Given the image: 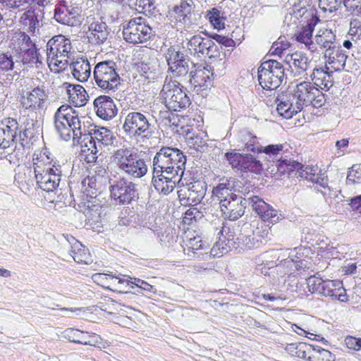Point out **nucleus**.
<instances>
[{
    "mask_svg": "<svg viewBox=\"0 0 361 361\" xmlns=\"http://www.w3.org/2000/svg\"><path fill=\"white\" fill-rule=\"evenodd\" d=\"M94 107L97 115L106 121L115 117L117 114V108L113 99L106 95L97 97L94 101Z\"/></svg>",
    "mask_w": 361,
    "mask_h": 361,
    "instance_id": "nucleus-25",
    "label": "nucleus"
},
{
    "mask_svg": "<svg viewBox=\"0 0 361 361\" xmlns=\"http://www.w3.org/2000/svg\"><path fill=\"white\" fill-rule=\"evenodd\" d=\"M343 0H319V6L324 11L333 12L341 7Z\"/></svg>",
    "mask_w": 361,
    "mask_h": 361,
    "instance_id": "nucleus-57",
    "label": "nucleus"
},
{
    "mask_svg": "<svg viewBox=\"0 0 361 361\" xmlns=\"http://www.w3.org/2000/svg\"><path fill=\"white\" fill-rule=\"evenodd\" d=\"M285 147V145L283 144L269 145L262 148L261 152L266 154L269 156V158L272 159L273 161H274V159L276 161L277 159H280V157H282Z\"/></svg>",
    "mask_w": 361,
    "mask_h": 361,
    "instance_id": "nucleus-51",
    "label": "nucleus"
},
{
    "mask_svg": "<svg viewBox=\"0 0 361 361\" xmlns=\"http://www.w3.org/2000/svg\"><path fill=\"white\" fill-rule=\"evenodd\" d=\"M292 95L301 111L305 106L308 105L319 108L326 102L324 94L311 82L306 81L298 84Z\"/></svg>",
    "mask_w": 361,
    "mask_h": 361,
    "instance_id": "nucleus-11",
    "label": "nucleus"
},
{
    "mask_svg": "<svg viewBox=\"0 0 361 361\" xmlns=\"http://www.w3.org/2000/svg\"><path fill=\"white\" fill-rule=\"evenodd\" d=\"M286 61L288 63L291 61L295 68H297L299 74L306 71L310 63V61L305 54L298 51L292 54L289 56H288Z\"/></svg>",
    "mask_w": 361,
    "mask_h": 361,
    "instance_id": "nucleus-43",
    "label": "nucleus"
},
{
    "mask_svg": "<svg viewBox=\"0 0 361 361\" xmlns=\"http://www.w3.org/2000/svg\"><path fill=\"white\" fill-rule=\"evenodd\" d=\"M73 51L70 39L59 35L53 37L47 44V56L49 66L64 69L68 64Z\"/></svg>",
    "mask_w": 361,
    "mask_h": 361,
    "instance_id": "nucleus-6",
    "label": "nucleus"
},
{
    "mask_svg": "<svg viewBox=\"0 0 361 361\" xmlns=\"http://www.w3.org/2000/svg\"><path fill=\"white\" fill-rule=\"evenodd\" d=\"M334 49L324 53L326 66H330L333 71H341L345 68L347 55L341 49L340 44Z\"/></svg>",
    "mask_w": 361,
    "mask_h": 361,
    "instance_id": "nucleus-29",
    "label": "nucleus"
},
{
    "mask_svg": "<svg viewBox=\"0 0 361 361\" xmlns=\"http://www.w3.org/2000/svg\"><path fill=\"white\" fill-rule=\"evenodd\" d=\"M329 67L314 68L310 75V78L313 81L314 85L322 90H329L333 86V71H329Z\"/></svg>",
    "mask_w": 361,
    "mask_h": 361,
    "instance_id": "nucleus-28",
    "label": "nucleus"
},
{
    "mask_svg": "<svg viewBox=\"0 0 361 361\" xmlns=\"http://www.w3.org/2000/svg\"><path fill=\"white\" fill-rule=\"evenodd\" d=\"M79 8L66 2L58 4L54 9V19L62 25L75 26L80 23Z\"/></svg>",
    "mask_w": 361,
    "mask_h": 361,
    "instance_id": "nucleus-20",
    "label": "nucleus"
},
{
    "mask_svg": "<svg viewBox=\"0 0 361 361\" xmlns=\"http://www.w3.org/2000/svg\"><path fill=\"white\" fill-rule=\"evenodd\" d=\"M35 177L38 186L47 192H52L59 186L61 178L59 161L46 153H40L33 158Z\"/></svg>",
    "mask_w": 361,
    "mask_h": 361,
    "instance_id": "nucleus-2",
    "label": "nucleus"
},
{
    "mask_svg": "<svg viewBox=\"0 0 361 361\" xmlns=\"http://www.w3.org/2000/svg\"><path fill=\"white\" fill-rule=\"evenodd\" d=\"M279 114L286 119L292 118L301 111L292 94H283L276 100Z\"/></svg>",
    "mask_w": 361,
    "mask_h": 361,
    "instance_id": "nucleus-27",
    "label": "nucleus"
},
{
    "mask_svg": "<svg viewBox=\"0 0 361 361\" xmlns=\"http://www.w3.org/2000/svg\"><path fill=\"white\" fill-rule=\"evenodd\" d=\"M205 18L214 29L221 30L225 27L226 18L221 9L216 7L212 8L207 11Z\"/></svg>",
    "mask_w": 361,
    "mask_h": 361,
    "instance_id": "nucleus-41",
    "label": "nucleus"
},
{
    "mask_svg": "<svg viewBox=\"0 0 361 361\" xmlns=\"http://www.w3.org/2000/svg\"><path fill=\"white\" fill-rule=\"evenodd\" d=\"M243 156L244 155L236 152H227L225 154L226 160L233 168L236 169L237 170H240Z\"/></svg>",
    "mask_w": 361,
    "mask_h": 361,
    "instance_id": "nucleus-62",
    "label": "nucleus"
},
{
    "mask_svg": "<svg viewBox=\"0 0 361 361\" xmlns=\"http://www.w3.org/2000/svg\"><path fill=\"white\" fill-rule=\"evenodd\" d=\"M109 183L111 197L116 203L128 204L137 196L135 185L131 181L127 180L124 177L119 176L109 178Z\"/></svg>",
    "mask_w": 361,
    "mask_h": 361,
    "instance_id": "nucleus-14",
    "label": "nucleus"
},
{
    "mask_svg": "<svg viewBox=\"0 0 361 361\" xmlns=\"http://www.w3.org/2000/svg\"><path fill=\"white\" fill-rule=\"evenodd\" d=\"M128 278L130 279V282L131 283L132 285H135V286L145 291L153 293H155L157 291L156 288L153 286L150 285L149 283L142 279L137 278H130L129 276H128Z\"/></svg>",
    "mask_w": 361,
    "mask_h": 361,
    "instance_id": "nucleus-63",
    "label": "nucleus"
},
{
    "mask_svg": "<svg viewBox=\"0 0 361 361\" xmlns=\"http://www.w3.org/2000/svg\"><path fill=\"white\" fill-rule=\"evenodd\" d=\"M39 15L35 10L29 9L25 11L20 18V23L27 31L35 35L36 30H39Z\"/></svg>",
    "mask_w": 361,
    "mask_h": 361,
    "instance_id": "nucleus-38",
    "label": "nucleus"
},
{
    "mask_svg": "<svg viewBox=\"0 0 361 361\" xmlns=\"http://www.w3.org/2000/svg\"><path fill=\"white\" fill-rule=\"evenodd\" d=\"M139 68L144 77L154 80L158 71L157 61L156 59H145L141 61Z\"/></svg>",
    "mask_w": 361,
    "mask_h": 361,
    "instance_id": "nucleus-45",
    "label": "nucleus"
},
{
    "mask_svg": "<svg viewBox=\"0 0 361 361\" xmlns=\"http://www.w3.org/2000/svg\"><path fill=\"white\" fill-rule=\"evenodd\" d=\"M234 178H221L219 183L213 188L212 197L214 202L219 203V207L223 202L232 198L234 193Z\"/></svg>",
    "mask_w": 361,
    "mask_h": 361,
    "instance_id": "nucleus-24",
    "label": "nucleus"
},
{
    "mask_svg": "<svg viewBox=\"0 0 361 361\" xmlns=\"http://www.w3.org/2000/svg\"><path fill=\"white\" fill-rule=\"evenodd\" d=\"M84 213L86 216L85 220L87 221V224H90V226L94 224L96 228L99 227L101 216L99 207L92 205L90 207L88 206V208L85 210Z\"/></svg>",
    "mask_w": 361,
    "mask_h": 361,
    "instance_id": "nucleus-48",
    "label": "nucleus"
},
{
    "mask_svg": "<svg viewBox=\"0 0 361 361\" xmlns=\"http://www.w3.org/2000/svg\"><path fill=\"white\" fill-rule=\"evenodd\" d=\"M314 25L310 23L304 27L302 31L297 35V40L307 45L312 42V36Z\"/></svg>",
    "mask_w": 361,
    "mask_h": 361,
    "instance_id": "nucleus-55",
    "label": "nucleus"
},
{
    "mask_svg": "<svg viewBox=\"0 0 361 361\" xmlns=\"http://www.w3.org/2000/svg\"><path fill=\"white\" fill-rule=\"evenodd\" d=\"M88 133L87 131L86 135L83 136L81 142L78 143L81 145L82 155L97 154L98 152L96 142L94 140H92V136Z\"/></svg>",
    "mask_w": 361,
    "mask_h": 361,
    "instance_id": "nucleus-47",
    "label": "nucleus"
},
{
    "mask_svg": "<svg viewBox=\"0 0 361 361\" xmlns=\"http://www.w3.org/2000/svg\"><path fill=\"white\" fill-rule=\"evenodd\" d=\"M116 63L114 61H104L96 64L93 76L96 85L102 90L115 92L121 85Z\"/></svg>",
    "mask_w": 361,
    "mask_h": 361,
    "instance_id": "nucleus-7",
    "label": "nucleus"
},
{
    "mask_svg": "<svg viewBox=\"0 0 361 361\" xmlns=\"http://www.w3.org/2000/svg\"><path fill=\"white\" fill-rule=\"evenodd\" d=\"M82 119L84 117L80 118L69 105H61L54 114L55 130L62 140L68 141L72 139L73 145H76L88 131Z\"/></svg>",
    "mask_w": 361,
    "mask_h": 361,
    "instance_id": "nucleus-1",
    "label": "nucleus"
},
{
    "mask_svg": "<svg viewBox=\"0 0 361 361\" xmlns=\"http://www.w3.org/2000/svg\"><path fill=\"white\" fill-rule=\"evenodd\" d=\"M259 84L263 89L275 90L282 83L284 79V68L276 60H268L263 62L258 68Z\"/></svg>",
    "mask_w": 361,
    "mask_h": 361,
    "instance_id": "nucleus-9",
    "label": "nucleus"
},
{
    "mask_svg": "<svg viewBox=\"0 0 361 361\" xmlns=\"http://www.w3.org/2000/svg\"><path fill=\"white\" fill-rule=\"evenodd\" d=\"M180 180V177L169 175L167 171L163 172V171L153 169L152 183L156 190L164 195L171 193Z\"/></svg>",
    "mask_w": 361,
    "mask_h": 361,
    "instance_id": "nucleus-22",
    "label": "nucleus"
},
{
    "mask_svg": "<svg viewBox=\"0 0 361 361\" xmlns=\"http://www.w3.org/2000/svg\"><path fill=\"white\" fill-rule=\"evenodd\" d=\"M336 34L331 30L325 29L319 30L314 39L320 49L324 50V53H327L328 51L336 48V47L340 44L336 42Z\"/></svg>",
    "mask_w": 361,
    "mask_h": 361,
    "instance_id": "nucleus-34",
    "label": "nucleus"
},
{
    "mask_svg": "<svg viewBox=\"0 0 361 361\" xmlns=\"http://www.w3.org/2000/svg\"><path fill=\"white\" fill-rule=\"evenodd\" d=\"M198 185H192L188 190L189 194L188 199L191 200L192 202L195 204L200 203L204 198L206 192L204 188L201 187V188L198 190Z\"/></svg>",
    "mask_w": 361,
    "mask_h": 361,
    "instance_id": "nucleus-53",
    "label": "nucleus"
},
{
    "mask_svg": "<svg viewBox=\"0 0 361 361\" xmlns=\"http://www.w3.org/2000/svg\"><path fill=\"white\" fill-rule=\"evenodd\" d=\"M319 294L341 302H345L348 300L345 290L340 280H324Z\"/></svg>",
    "mask_w": 361,
    "mask_h": 361,
    "instance_id": "nucleus-26",
    "label": "nucleus"
},
{
    "mask_svg": "<svg viewBox=\"0 0 361 361\" xmlns=\"http://www.w3.org/2000/svg\"><path fill=\"white\" fill-rule=\"evenodd\" d=\"M312 352L308 356V361H334L335 356L328 350L312 345Z\"/></svg>",
    "mask_w": 361,
    "mask_h": 361,
    "instance_id": "nucleus-46",
    "label": "nucleus"
},
{
    "mask_svg": "<svg viewBox=\"0 0 361 361\" xmlns=\"http://www.w3.org/2000/svg\"><path fill=\"white\" fill-rule=\"evenodd\" d=\"M152 35V27L142 17L131 19L123 25V37L128 43H144L150 39Z\"/></svg>",
    "mask_w": 361,
    "mask_h": 361,
    "instance_id": "nucleus-13",
    "label": "nucleus"
},
{
    "mask_svg": "<svg viewBox=\"0 0 361 361\" xmlns=\"http://www.w3.org/2000/svg\"><path fill=\"white\" fill-rule=\"evenodd\" d=\"M72 240L70 253L74 261L79 264H90L92 259L89 250L74 238Z\"/></svg>",
    "mask_w": 361,
    "mask_h": 361,
    "instance_id": "nucleus-37",
    "label": "nucleus"
},
{
    "mask_svg": "<svg viewBox=\"0 0 361 361\" xmlns=\"http://www.w3.org/2000/svg\"><path fill=\"white\" fill-rule=\"evenodd\" d=\"M295 176H298L312 183L319 184L323 188H325L326 184L325 178H322L320 175L317 173V169L310 166H304L301 164L300 167L297 169Z\"/></svg>",
    "mask_w": 361,
    "mask_h": 361,
    "instance_id": "nucleus-39",
    "label": "nucleus"
},
{
    "mask_svg": "<svg viewBox=\"0 0 361 361\" xmlns=\"http://www.w3.org/2000/svg\"><path fill=\"white\" fill-rule=\"evenodd\" d=\"M247 204H248V197H243L236 194L232 198L223 202L219 207L225 218L231 221H235L244 214Z\"/></svg>",
    "mask_w": 361,
    "mask_h": 361,
    "instance_id": "nucleus-21",
    "label": "nucleus"
},
{
    "mask_svg": "<svg viewBox=\"0 0 361 361\" xmlns=\"http://www.w3.org/2000/svg\"><path fill=\"white\" fill-rule=\"evenodd\" d=\"M49 95L45 90L39 86L30 91L24 92L20 98V105L27 116L37 115L47 106Z\"/></svg>",
    "mask_w": 361,
    "mask_h": 361,
    "instance_id": "nucleus-16",
    "label": "nucleus"
},
{
    "mask_svg": "<svg viewBox=\"0 0 361 361\" xmlns=\"http://www.w3.org/2000/svg\"><path fill=\"white\" fill-rule=\"evenodd\" d=\"M312 350V345L303 342L298 343V348L295 356L308 361V356H310Z\"/></svg>",
    "mask_w": 361,
    "mask_h": 361,
    "instance_id": "nucleus-60",
    "label": "nucleus"
},
{
    "mask_svg": "<svg viewBox=\"0 0 361 361\" xmlns=\"http://www.w3.org/2000/svg\"><path fill=\"white\" fill-rule=\"evenodd\" d=\"M14 42L13 52L15 53L16 63L21 62L27 67L42 63L35 44L25 32H19Z\"/></svg>",
    "mask_w": 361,
    "mask_h": 361,
    "instance_id": "nucleus-8",
    "label": "nucleus"
},
{
    "mask_svg": "<svg viewBox=\"0 0 361 361\" xmlns=\"http://www.w3.org/2000/svg\"><path fill=\"white\" fill-rule=\"evenodd\" d=\"M111 159L121 172L131 178H142L147 172L145 160L131 148L122 147L115 150Z\"/></svg>",
    "mask_w": 361,
    "mask_h": 361,
    "instance_id": "nucleus-4",
    "label": "nucleus"
},
{
    "mask_svg": "<svg viewBox=\"0 0 361 361\" xmlns=\"http://www.w3.org/2000/svg\"><path fill=\"white\" fill-rule=\"evenodd\" d=\"M213 73L207 68H198L195 72L190 71V81L195 87L207 89L212 85Z\"/></svg>",
    "mask_w": 361,
    "mask_h": 361,
    "instance_id": "nucleus-33",
    "label": "nucleus"
},
{
    "mask_svg": "<svg viewBox=\"0 0 361 361\" xmlns=\"http://www.w3.org/2000/svg\"><path fill=\"white\" fill-rule=\"evenodd\" d=\"M160 97L170 111L185 109L190 104V99L184 87L177 80H172L168 76L165 78Z\"/></svg>",
    "mask_w": 361,
    "mask_h": 361,
    "instance_id": "nucleus-5",
    "label": "nucleus"
},
{
    "mask_svg": "<svg viewBox=\"0 0 361 361\" xmlns=\"http://www.w3.org/2000/svg\"><path fill=\"white\" fill-rule=\"evenodd\" d=\"M347 11L355 16H361V0H343Z\"/></svg>",
    "mask_w": 361,
    "mask_h": 361,
    "instance_id": "nucleus-58",
    "label": "nucleus"
},
{
    "mask_svg": "<svg viewBox=\"0 0 361 361\" xmlns=\"http://www.w3.org/2000/svg\"><path fill=\"white\" fill-rule=\"evenodd\" d=\"M31 173L32 171L30 169H24L22 171H19L15 176V180H16L20 184H27L28 185L30 181H31Z\"/></svg>",
    "mask_w": 361,
    "mask_h": 361,
    "instance_id": "nucleus-64",
    "label": "nucleus"
},
{
    "mask_svg": "<svg viewBox=\"0 0 361 361\" xmlns=\"http://www.w3.org/2000/svg\"><path fill=\"white\" fill-rule=\"evenodd\" d=\"M281 159L282 157L277 159L276 161H272L273 164H271V172L280 178L286 173L289 176L290 172L296 171L297 169L300 167L299 162L287 159L282 160ZM269 167L271 168V166Z\"/></svg>",
    "mask_w": 361,
    "mask_h": 361,
    "instance_id": "nucleus-36",
    "label": "nucleus"
},
{
    "mask_svg": "<svg viewBox=\"0 0 361 361\" xmlns=\"http://www.w3.org/2000/svg\"><path fill=\"white\" fill-rule=\"evenodd\" d=\"M324 280L316 276H310L307 279V284L309 290L312 293H318L319 294L322 290V283H324Z\"/></svg>",
    "mask_w": 361,
    "mask_h": 361,
    "instance_id": "nucleus-59",
    "label": "nucleus"
},
{
    "mask_svg": "<svg viewBox=\"0 0 361 361\" xmlns=\"http://www.w3.org/2000/svg\"><path fill=\"white\" fill-rule=\"evenodd\" d=\"M73 77L80 82H85L90 76V65L87 59L78 58L70 64Z\"/></svg>",
    "mask_w": 361,
    "mask_h": 361,
    "instance_id": "nucleus-35",
    "label": "nucleus"
},
{
    "mask_svg": "<svg viewBox=\"0 0 361 361\" xmlns=\"http://www.w3.org/2000/svg\"><path fill=\"white\" fill-rule=\"evenodd\" d=\"M188 49L191 54L198 57H214L218 54V47L209 37H203L200 35L191 37L188 42Z\"/></svg>",
    "mask_w": 361,
    "mask_h": 361,
    "instance_id": "nucleus-19",
    "label": "nucleus"
},
{
    "mask_svg": "<svg viewBox=\"0 0 361 361\" xmlns=\"http://www.w3.org/2000/svg\"><path fill=\"white\" fill-rule=\"evenodd\" d=\"M128 2L131 8L139 13L150 12L154 8V0H128Z\"/></svg>",
    "mask_w": 361,
    "mask_h": 361,
    "instance_id": "nucleus-50",
    "label": "nucleus"
},
{
    "mask_svg": "<svg viewBox=\"0 0 361 361\" xmlns=\"http://www.w3.org/2000/svg\"><path fill=\"white\" fill-rule=\"evenodd\" d=\"M88 133L92 136V140H97L99 143L103 145H111L115 139L113 133L106 128H97L94 126L93 128L88 130Z\"/></svg>",
    "mask_w": 361,
    "mask_h": 361,
    "instance_id": "nucleus-40",
    "label": "nucleus"
},
{
    "mask_svg": "<svg viewBox=\"0 0 361 361\" xmlns=\"http://www.w3.org/2000/svg\"><path fill=\"white\" fill-rule=\"evenodd\" d=\"M204 243H202V239L200 237H194L193 238H190L188 246V255H190L189 252H192L194 255V257L197 255V257H200V255L198 253L196 252V251L203 249Z\"/></svg>",
    "mask_w": 361,
    "mask_h": 361,
    "instance_id": "nucleus-61",
    "label": "nucleus"
},
{
    "mask_svg": "<svg viewBox=\"0 0 361 361\" xmlns=\"http://www.w3.org/2000/svg\"><path fill=\"white\" fill-rule=\"evenodd\" d=\"M108 35L107 25L104 22L96 20L90 25L87 37L91 43L102 44L107 39Z\"/></svg>",
    "mask_w": 361,
    "mask_h": 361,
    "instance_id": "nucleus-32",
    "label": "nucleus"
},
{
    "mask_svg": "<svg viewBox=\"0 0 361 361\" xmlns=\"http://www.w3.org/2000/svg\"><path fill=\"white\" fill-rule=\"evenodd\" d=\"M208 138L205 133H200L195 135L187 137V144L190 148L195 149L201 153L205 152L208 149Z\"/></svg>",
    "mask_w": 361,
    "mask_h": 361,
    "instance_id": "nucleus-42",
    "label": "nucleus"
},
{
    "mask_svg": "<svg viewBox=\"0 0 361 361\" xmlns=\"http://www.w3.org/2000/svg\"><path fill=\"white\" fill-rule=\"evenodd\" d=\"M262 169V164L260 161L252 155L243 156L240 171L244 172L250 171L258 174L260 173Z\"/></svg>",
    "mask_w": 361,
    "mask_h": 361,
    "instance_id": "nucleus-44",
    "label": "nucleus"
},
{
    "mask_svg": "<svg viewBox=\"0 0 361 361\" xmlns=\"http://www.w3.org/2000/svg\"><path fill=\"white\" fill-rule=\"evenodd\" d=\"M237 240H238V245H241L249 250L258 247L261 243V242L258 239H256L254 235H245L241 234L237 238Z\"/></svg>",
    "mask_w": 361,
    "mask_h": 361,
    "instance_id": "nucleus-52",
    "label": "nucleus"
},
{
    "mask_svg": "<svg viewBox=\"0 0 361 361\" xmlns=\"http://www.w3.org/2000/svg\"><path fill=\"white\" fill-rule=\"evenodd\" d=\"M280 256H278L277 260L279 263L276 264L278 271H280L281 274H292L294 273L295 259L292 255L288 254V257L279 260Z\"/></svg>",
    "mask_w": 361,
    "mask_h": 361,
    "instance_id": "nucleus-49",
    "label": "nucleus"
},
{
    "mask_svg": "<svg viewBox=\"0 0 361 361\" xmlns=\"http://www.w3.org/2000/svg\"><path fill=\"white\" fill-rule=\"evenodd\" d=\"M361 183V166L353 165L348 171L347 185Z\"/></svg>",
    "mask_w": 361,
    "mask_h": 361,
    "instance_id": "nucleus-54",
    "label": "nucleus"
},
{
    "mask_svg": "<svg viewBox=\"0 0 361 361\" xmlns=\"http://www.w3.org/2000/svg\"><path fill=\"white\" fill-rule=\"evenodd\" d=\"M68 96L70 103L75 106L80 107L85 105L88 97L85 88L80 85H72L68 82L63 84Z\"/></svg>",
    "mask_w": 361,
    "mask_h": 361,
    "instance_id": "nucleus-31",
    "label": "nucleus"
},
{
    "mask_svg": "<svg viewBox=\"0 0 361 361\" xmlns=\"http://www.w3.org/2000/svg\"><path fill=\"white\" fill-rule=\"evenodd\" d=\"M124 132L130 137L147 138L152 137L153 126L146 115L138 111H132L127 114L123 125Z\"/></svg>",
    "mask_w": 361,
    "mask_h": 361,
    "instance_id": "nucleus-10",
    "label": "nucleus"
},
{
    "mask_svg": "<svg viewBox=\"0 0 361 361\" xmlns=\"http://www.w3.org/2000/svg\"><path fill=\"white\" fill-rule=\"evenodd\" d=\"M169 66V71L174 77L180 78L187 75L189 72V60L177 47H170L164 54Z\"/></svg>",
    "mask_w": 361,
    "mask_h": 361,
    "instance_id": "nucleus-17",
    "label": "nucleus"
},
{
    "mask_svg": "<svg viewBox=\"0 0 361 361\" xmlns=\"http://www.w3.org/2000/svg\"><path fill=\"white\" fill-rule=\"evenodd\" d=\"M186 163V157L178 148L162 147L153 159V169L163 171L169 175L182 178Z\"/></svg>",
    "mask_w": 361,
    "mask_h": 361,
    "instance_id": "nucleus-3",
    "label": "nucleus"
},
{
    "mask_svg": "<svg viewBox=\"0 0 361 361\" xmlns=\"http://www.w3.org/2000/svg\"><path fill=\"white\" fill-rule=\"evenodd\" d=\"M248 204L262 220L275 224L284 219L281 212L257 195L248 197Z\"/></svg>",
    "mask_w": 361,
    "mask_h": 361,
    "instance_id": "nucleus-18",
    "label": "nucleus"
},
{
    "mask_svg": "<svg viewBox=\"0 0 361 361\" xmlns=\"http://www.w3.org/2000/svg\"><path fill=\"white\" fill-rule=\"evenodd\" d=\"M245 149L252 152H261L262 147L259 145L257 137L247 133L245 137Z\"/></svg>",
    "mask_w": 361,
    "mask_h": 361,
    "instance_id": "nucleus-56",
    "label": "nucleus"
},
{
    "mask_svg": "<svg viewBox=\"0 0 361 361\" xmlns=\"http://www.w3.org/2000/svg\"><path fill=\"white\" fill-rule=\"evenodd\" d=\"M37 115L35 118H26L23 122L24 128L19 131L20 144L23 147H27L39 131V123L37 121Z\"/></svg>",
    "mask_w": 361,
    "mask_h": 361,
    "instance_id": "nucleus-30",
    "label": "nucleus"
},
{
    "mask_svg": "<svg viewBox=\"0 0 361 361\" xmlns=\"http://www.w3.org/2000/svg\"><path fill=\"white\" fill-rule=\"evenodd\" d=\"M63 336L71 342L86 345L97 346L102 343V338L99 335L72 328L66 329Z\"/></svg>",
    "mask_w": 361,
    "mask_h": 361,
    "instance_id": "nucleus-23",
    "label": "nucleus"
},
{
    "mask_svg": "<svg viewBox=\"0 0 361 361\" xmlns=\"http://www.w3.org/2000/svg\"><path fill=\"white\" fill-rule=\"evenodd\" d=\"M181 2L175 8L176 28L183 34H192L199 28L200 15L192 8V0Z\"/></svg>",
    "mask_w": 361,
    "mask_h": 361,
    "instance_id": "nucleus-12",
    "label": "nucleus"
},
{
    "mask_svg": "<svg viewBox=\"0 0 361 361\" xmlns=\"http://www.w3.org/2000/svg\"><path fill=\"white\" fill-rule=\"evenodd\" d=\"M19 125L11 118H5L0 125V159H8L14 152Z\"/></svg>",
    "mask_w": 361,
    "mask_h": 361,
    "instance_id": "nucleus-15",
    "label": "nucleus"
}]
</instances>
